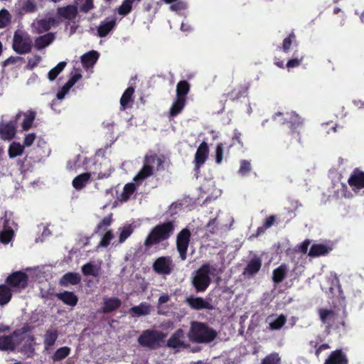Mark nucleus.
I'll use <instances>...</instances> for the list:
<instances>
[{"label":"nucleus","instance_id":"864d4df0","mask_svg":"<svg viewBox=\"0 0 364 364\" xmlns=\"http://www.w3.org/2000/svg\"><path fill=\"white\" fill-rule=\"evenodd\" d=\"M82 272L85 276H97V273L95 269V266L90 263H86L82 267Z\"/></svg>","mask_w":364,"mask_h":364},{"label":"nucleus","instance_id":"a19ab883","mask_svg":"<svg viewBox=\"0 0 364 364\" xmlns=\"http://www.w3.org/2000/svg\"><path fill=\"white\" fill-rule=\"evenodd\" d=\"M286 322L287 317L284 314H281L276 319L269 322V328L272 331L280 330Z\"/></svg>","mask_w":364,"mask_h":364},{"label":"nucleus","instance_id":"7c9ffc66","mask_svg":"<svg viewBox=\"0 0 364 364\" xmlns=\"http://www.w3.org/2000/svg\"><path fill=\"white\" fill-rule=\"evenodd\" d=\"M183 331L181 329L177 330L168 340L167 346L173 348H177L183 346V343L181 341Z\"/></svg>","mask_w":364,"mask_h":364},{"label":"nucleus","instance_id":"dca6fc26","mask_svg":"<svg viewBox=\"0 0 364 364\" xmlns=\"http://www.w3.org/2000/svg\"><path fill=\"white\" fill-rule=\"evenodd\" d=\"M324 364H348V359L341 349H337L330 353Z\"/></svg>","mask_w":364,"mask_h":364},{"label":"nucleus","instance_id":"49530a36","mask_svg":"<svg viewBox=\"0 0 364 364\" xmlns=\"http://www.w3.org/2000/svg\"><path fill=\"white\" fill-rule=\"evenodd\" d=\"M135 0H124L122 5L118 9V13L122 16L129 14L132 9V4Z\"/></svg>","mask_w":364,"mask_h":364},{"label":"nucleus","instance_id":"0eeeda50","mask_svg":"<svg viewBox=\"0 0 364 364\" xmlns=\"http://www.w3.org/2000/svg\"><path fill=\"white\" fill-rule=\"evenodd\" d=\"M191 232L187 228H183L176 235V250L181 260L187 259L188 248L191 242Z\"/></svg>","mask_w":364,"mask_h":364},{"label":"nucleus","instance_id":"e2e57ef3","mask_svg":"<svg viewBox=\"0 0 364 364\" xmlns=\"http://www.w3.org/2000/svg\"><path fill=\"white\" fill-rule=\"evenodd\" d=\"M303 59H304L303 56H301L300 58L296 57V58L290 59L289 60H288L286 66L288 69L296 68L300 65Z\"/></svg>","mask_w":364,"mask_h":364},{"label":"nucleus","instance_id":"f3484780","mask_svg":"<svg viewBox=\"0 0 364 364\" xmlns=\"http://www.w3.org/2000/svg\"><path fill=\"white\" fill-rule=\"evenodd\" d=\"M348 183L350 187L355 188L358 190L364 188V172L355 168L348 180Z\"/></svg>","mask_w":364,"mask_h":364},{"label":"nucleus","instance_id":"79ce46f5","mask_svg":"<svg viewBox=\"0 0 364 364\" xmlns=\"http://www.w3.org/2000/svg\"><path fill=\"white\" fill-rule=\"evenodd\" d=\"M66 62L62 61L58 63L53 68H52L48 73V78L50 81H53L57 76L64 70L66 66Z\"/></svg>","mask_w":364,"mask_h":364},{"label":"nucleus","instance_id":"7ed1b4c3","mask_svg":"<svg viewBox=\"0 0 364 364\" xmlns=\"http://www.w3.org/2000/svg\"><path fill=\"white\" fill-rule=\"evenodd\" d=\"M190 339L198 343H210L217 336V332L205 323L193 321L188 333Z\"/></svg>","mask_w":364,"mask_h":364},{"label":"nucleus","instance_id":"2eb2a0df","mask_svg":"<svg viewBox=\"0 0 364 364\" xmlns=\"http://www.w3.org/2000/svg\"><path fill=\"white\" fill-rule=\"evenodd\" d=\"M262 261L261 257L255 255L247 262L244 269L243 274L248 276L255 275L261 269Z\"/></svg>","mask_w":364,"mask_h":364},{"label":"nucleus","instance_id":"3c124183","mask_svg":"<svg viewBox=\"0 0 364 364\" xmlns=\"http://www.w3.org/2000/svg\"><path fill=\"white\" fill-rule=\"evenodd\" d=\"M252 170V166L250 161L248 160H241L240 161V166L239 168V173L242 176L247 175Z\"/></svg>","mask_w":364,"mask_h":364},{"label":"nucleus","instance_id":"423d86ee","mask_svg":"<svg viewBox=\"0 0 364 364\" xmlns=\"http://www.w3.org/2000/svg\"><path fill=\"white\" fill-rule=\"evenodd\" d=\"M287 117L284 119L283 124L287 123L290 129L288 135L300 142V132L304 124V119H302L295 112H287Z\"/></svg>","mask_w":364,"mask_h":364},{"label":"nucleus","instance_id":"b1692460","mask_svg":"<svg viewBox=\"0 0 364 364\" xmlns=\"http://www.w3.org/2000/svg\"><path fill=\"white\" fill-rule=\"evenodd\" d=\"M58 14L65 19L73 20L77 15V9L74 5H68L58 9Z\"/></svg>","mask_w":364,"mask_h":364},{"label":"nucleus","instance_id":"37998d69","mask_svg":"<svg viewBox=\"0 0 364 364\" xmlns=\"http://www.w3.org/2000/svg\"><path fill=\"white\" fill-rule=\"evenodd\" d=\"M136 191V186L133 183H127L123 188V192L121 196L122 201H127L131 196Z\"/></svg>","mask_w":364,"mask_h":364},{"label":"nucleus","instance_id":"774afa93","mask_svg":"<svg viewBox=\"0 0 364 364\" xmlns=\"http://www.w3.org/2000/svg\"><path fill=\"white\" fill-rule=\"evenodd\" d=\"M275 221L276 216L274 215H269L264 220L263 225L264 226V228L268 229L274 224Z\"/></svg>","mask_w":364,"mask_h":364},{"label":"nucleus","instance_id":"39448f33","mask_svg":"<svg viewBox=\"0 0 364 364\" xmlns=\"http://www.w3.org/2000/svg\"><path fill=\"white\" fill-rule=\"evenodd\" d=\"M12 48L20 55L29 53L32 49L31 36L27 33L16 31L14 35Z\"/></svg>","mask_w":364,"mask_h":364},{"label":"nucleus","instance_id":"a211bd4d","mask_svg":"<svg viewBox=\"0 0 364 364\" xmlns=\"http://www.w3.org/2000/svg\"><path fill=\"white\" fill-rule=\"evenodd\" d=\"M186 301L191 308L196 310L212 309L213 306L202 297L190 296L186 299Z\"/></svg>","mask_w":364,"mask_h":364},{"label":"nucleus","instance_id":"cd10ccee","mask_svg":"<svg viewBox=\"0 0 364 364\" xmlns=\"http://www.w3.org/2000/svg\"><path fill=\"white\" fill-rule=\"evenodd\" d=\"M186 103V100L176 97L170 107L169 116L173 117L179 114L183 109Z\"/></svg>","mask_w":364,"mask_h":364},{"label":"nucleus","instance_id":"f8f14e48","mask_svg":"<svg viewBox=\"0 0 364 364\" xmlns=\"http://www.w3.org/2000/svg\"><path fill=\"white\" fill-rule=\"evenodd\" d=\"M121 306L122 301L119 298L105 296L98 311L101 314H109L119 309Z\"/></svg>","mask_w":364,"mask_h":364},{"label":"nucleus","instance_id":"8fccbe9b","mask_svg":"<svg viewBox=\"0 0 364 364\" xmlns=\"http://www.w3.org/2000/svg\"><path fill=\"white\" fill-rule=\"evenodd\" d=\"M134 231L131 225L124 227L119 234V242L123 243L132 234Z\"/></svg>","mask_w":364,"mask_h":364},{"label":"nucleus","instance_id":"69168bd1","mask_svg":"<svg viewBox=\"0 0 364 364\" xmlns=\"http://www.w3.org/2000/svg\"><path fill=\"white\" fill-rule=\"evenodd\" d=\"M71 87L65 83L62 88L57 92L56 97L58 100H63L68 92Z\"/></svg>","mask_w":364,"mask_h":364},{"label":"nucleus","instance_id":"a878e982","mask_svg":"<svg viewBox=\"0 0 364 364\" xmlns=\"http://www.w3.org/2000/svg\"><path fill=\"white\" fill-rule=\"evenodd\" d=\"M81 281V277L78 273L68 272L60 279V284L62 286L67 287L69 284L76 285Z\"/></svg>","mask_w":364,"mask_h":364},{"label":"nucleus","instance_id":"de8ad7c7","mask_svg":"<svg viewBox=\"0 0 364 364\" xmlns=\"http://www.w3.org/2000/svg\"><path fill=\"white\" fill-rule=\"evenodd\" d=\"M296 41V35L294 31H291L287 38H285L283 41L282 43V50L284 53H288L290 50V48L293 43V42Z\"/></svg>","mask_w":364,"mask_h":364},{"label":"nucleus","instance_id":"13d9d810","mask_svg":"<svg viewBox=\"0 0 364 364\" xmlns=\"http://www.w3.org/2000/svg\"><path fill=\"white\" fill-rule=\"evenodd\" d=\"M22 9L26 13H32L36 10V5L33 0H27L23 3Z\"/></svg>","mask_w":364,"mask_h":364},{"label":"nucleus","instance_id":"e433bc0d","mask_svg":"<svg viewBox=\"0 0 364 364\" xmlns=\"http://www.w3.org/2000/svg\"><path fill=\"white\" fill-rule=\"evenodd\" d=\"M129 312L138 316L147 315L150 313V306L145 302L141 303L138 306L132 307Z\"/></svg>","mask_w":364,"mask_h":364},{"label":"nucleus","instance_id":"0e129e2a","mask_svg":"<svg viewBox=\"0 0 364 364\" xmlns=\"http://www.w3.org/2000/svg\"><path fill=\"white\" fill-rule=\"evenodd\" d=\"M36 138V135L34 133H29L24 137L23 145L24 146H30L33 144L34 140Z\"/></svg>","mask_w":364,"mask_h":364},{"label":"nucleus","instance_id":"473e14b6","mask_svg":"<svg viewBox=\"0 0 364 364\" xmlns=\"http://www.w3.org/2000/svg\"><path fill=\"white\" fill-rule=\"evenodd\" d=\"M90 173H83L77 176L73 180V186L77 190H80L85 186L86 183L90 178Z\"/></svg>","mask_w":364,"mask_h":364},{"label":"nucleus","instance_id":"680f3d73","mask_svg":"<svg viewBox=\"0 0 364 364\" xmlns=\"http://www.w3.org/2000/svg\"><path fill=\"white\" fill-rule=\"evenodd\" d=\"M187 6L183 1H176L170 6V9L173 11H180L185 10Z\"/></svg>","mask_w":364,"mask_h":364},{"label":"nucleus","instance_id":"5701e85b","mask_svg":"<svg viewBox=\"0 0 364 364\" xmlns=\"http://www.w3.org/2000/svg\"><path fill=\"white\" fill-rule=\"evenodd\" d=\"M331 250V248L324 244H314L309 250V256L311 257L324 256Z\"/></svg>","mask_w":364,"mask_h":364},{"label":"nucleus","instance_id":"412c9836","mask_svg":"<svg viewBox=\"0 0 364 364\" xmlns=\"http://www.w3.org/2000/svg\"><path fill=\"white\" fill-rule=\"evenodd\" d=\"M55 39V35L53 33H48L45 35L37 37L34 42V47L37 50H41L48 46Z\"/></svg>","mask_w":364,"mask_h":364},{"label":"nucleus","instance_id":"20e7f679","mask_svg":"<svg viewBox=\"0 0 364 364\" xmlns=\"http://www.w3.org/2000/svg\"><path fill=\"white\" fill-rule=\"evenodd\" d=\"M31 331V327L24 326L14 331L9 335L0 336V351H14L24 340V334Z\"/></svg>","mask_w":364,"mask_h":364},{"label":"nucleus","instance_id":"9b49d317","mask_svg":"<svg viewBox=\"0 0 364 364\" xmlns=\"http://www.w3.org/2000/svg\"><path fill=\"white\" fill-rule=\"evenodd\" d=\"M28 276L25 272L17 271L10 274L6 279L8 286L15 289H23L28 286Z\"/></svg>","mask_w":364,"mask_h":364},{"label":"nucleus","instance_id":"4d7b16f0","mask_svg":"<svg viewBox=\"0 0 364 364\" xmlns=\"http://www.w3.org/2000/svg\"><path fill=\"white\" fill-rule=\"evenodd\" d=\"M42 58L38 55H35L33 57L28 59V63L26 66L27 70H33L36 68L38 63L41 61Z\"/></svg>","mask_w":364,"mask_h":364},{"label":"nucleus","instance_id":"6e6552de","mask_svg":"<svg viewBox=\"0 0 364 364\" xmlns=\"http://www.w3.org/2000/svg\"><path fill=\"white\" fill-rule=\"evenodd\" d=\"M164 334L161 332L153 330H146L142 332L138 338L139 343L150 349L157 347L159 343L163 339Z\"/></svg>","mask_w":364,"mask_h":364},{"label":"nucleus","instance_id":"9d476101","mask_svg":"<svg viewBox=\"0 0 364 364\" xmlns=\"http://www.w3.org/2000/svg\"><path fill=\"white\" fill-rule=\"evenodd\" d=\"M153 270L158 274L169 275L173 270L174 264L170 256H161L155 259Z\"/></svg>","mask_w":364,"mask_h":364},{"label":"nucleus","instance_id":"c756f323","mask_svg":"<svg viewBox=\"0 0 364 364\" xmlns=\"http://www.w3.org/2000/svg\"><path fill=\"white\" fill-rule=\"evenodd\" d=\"M153 174V166H149L148 164H144L141 169L134 176V181L136 183H141L144 179L151 176Z\"/></svg>","mask_w":364,"mask_h":364},{"label":"nucleus","instance_id":"c03bdc74","mask_svg":"<svg viewBox=\"0 0 364 364\" xmlns=\"http://www.w3.org/2000/svg\"><path fill=\"white\" fill-rule=\"evenodd\" d=\"M155 164L157 165V170L160 169V167L163 165L164 161L161 158L158 157L156 154H152L150 156H146L144 158V164L149 166H153Z\"/></svg>","mask_w":364,"mask_h":364},{"label":"nucleus","instance_id":"f704fd0d","mask_svg":"<svg viewBox=\"0 0 364 364\" xmlns=\"http://www.w3.org/2000/svg\"><path fill=\"white\" fill-rule=\"evenodd\" d=\"M247 92V87L243 85H240L237 87L233 89L231 92H228L227 96L232 100H237L240 98L245 97Z\"/></svg>","mask_w":364,"mask_h":364},{"label":"nucleus","instance_id":"1a4fd4ad","mask_svg":"<svg viewBox=\"0 0 364 364\" xmlns=\"http://www.w3.org/2000/svg\"><path fill=\"white\" fill-rule=\"evenodd\" d=\"M21 117L19 112L13 119L6 123H0V138L4 141H11L16 134L17 122Z\"/></svg>","mask_w":364,"mask_h":364},{"label":"nucleus","instance_id":"a18cd8bd","mask_svg":"<svg viewBox=\"0 0 364 364\" xmlns=\"http://www.w3.org/2000/svg\"><path fill=\"white\" fill-rule=\"evenodd\" d=\"M112 222V214H109V215L105 217L102 221L97 224L96 226L94 233H98L101 230H105L107 227H109Z\"/></svg>","mask_w":364,"mask_h":364},{"label":"nucleus","instance_id":"338daca9","mask_svg":"<svg viewBox=\"0 0 364 364\" xmlns=\"http://www.w3.org/2000/svg\"><path fill=\"white\" fill-rule=\"evenodd\" d=\"M207 228H208V230L210 233L214 234L216 232V230H218L217 219L213 218V219L210 220V221L207 224Z\"/></svg>","mask_w":364,"mask_h":364},{"label":"nucleus","instance_id":"5fc2aeb1","mask_svg":"<svg viewBox=\"0 0 364 364\" xmlns=\"http://www.w3.org/2000/svg\"><path fill=\"white\" fill-rule=\"evenodd\" d=\"M224 144L219 143L215 148V162L217 164H220L223 162L224 155Z\"/></svg>","mask_w":364,"mask_h":364},{"label":"nucleus","instance_id":"6ab92c4d","mask_svg":"<svg viewBox=\"0 0 364 364\" xmlns=\"http://www.w3.org/2000/svg\"><path fill=\"white\" fill-rule=\"evenodd\" d=\"M117 21L114 18L109 21H102L97 28V35L100 38L107 36L116 26Z\"/></svg>","mask_w":364,"mask_h":364},{"label":"nucleus","instance_id":"052dcab7","mask_svg":"<svg viewBox=\"0 0 364 364\" xmlns=\"http://www.w3.org/2000/svg\"><path fill=\"white\" fill-rule=\"evenodd\" d=\"M20 61L21 62L23 61V58L20 57V56H16V57L11 56L2 62V66L4 68H5L9 65L16 64V63L20 62Z\"/></svg>","mask_w":364,"mask_h":364},{"label":"nucleus","instance_id":"4be33fe9","mask_svg":"<svg viewBox=\"0 0 364 364\" xmlns=\"http://www.w3.org/2000/svg\"><path fill=\"white\" fill-rule=\"evenodd\" d=\"M58 338V331L55 328L48 329L43 336V344L46 350L53 346Z\"/></svg>","mask_w":364,"mask_h":364},{"label":"nucleus","instance_id":"393cba45","mask_svg":"<svg viewBox=\"0 0 364 364\" xmlns=\"http://www.w3.org/2000/svg\"><path fill=\"white\" fill-rule=\"evenodd\" d=\"M56 297L64 304L70 306H74L78 301L77 296L72 291H65L64 292L57 293Z\"/></svg>","mask_w":364,"mask_h":364},{"label":"nucleus","instance_id":"f257e3e1","mask_svg":"<svg viewBox=\"0 0 364 364\" xmlns=\"http://www.w3.org/2000/svg\"><path fill=\"white\" fill-rule=\"evenodd\" d=\"M176 227V221L175 220L160 222L153 227L144 242L146 250L160 244L163 245L164 249H166L168 245V240L174 234Z\"/></svg>","mask_w":364,"mask_h":364},{"label":"nucleus","instance_id":"ddd939ff","mask_svg":"<svg viewBox=\"0 0 364 364\" xmlns=\"http://www.w3.org/2000/svg\"><path fill=\"white\" fill-rule=\"evenodd\" d=\"M320 319L321 322L326 324L327 328H332L333 326L338 327L336 324L337 314L331 309H320L318 311Z\"/></svg>","mask_w":364,"mask_h":364},{"label":"nucleus","instance_id":"603ef678","mask_svg":"<svg viewBox=\"0 0 364 364\" xmlns=\"http://www.w3.org/2000/svg\"><path fill=\"white\" fill-rule=\"evenodd\" d=\"M114 237V234L112 230H108L105 232V234L102 237L98 247H107L109 244L111 240Z\"/></svg>","mask_w":364,"mask_h":364},{"label":"nucleus","instance_id":"ea45409f","mask_svg":"<svg viewBox=\"0 0 364 364\" xmlns=\"http://www.w3.org/2000/svg\"><path fill=\"white\" fill-rule=\"evenodd\" d=\"M71 349L70 347L63 346L55 350L52 356L53 362H58L63 360L68 357L70 353Z\"/></svg>","mask_w":364,"mask_h":364},{"label":"nucleus","instance_id":"c85d7f7f","mask_svg":"<svg viewBox=\"0 0 364 364\" xmlns=\"http://www.w3.org/2000/svg\"><path fill=\"white\" fill-rule=\"evenodd\" d=\"M21 112V116L23 115L24 119L21 124L23 131H28L33 125L35 120L36 112L32 109L28 110L26 112Z\"/></svg>","mask_w":364,"mask_h":364},{"label":"nucleus","instance_id":"6e6d98bb","mask_svg":"<svg viewBox=\"0 0 364 364\" xmlns=\"http://www.w3.org/2000/svg\"><path fill=\"white\" fill-rule=\"evenodd\" d=\"M10 21V14L6 9L0 11V28H5Z\"/></svg>","mask_w":364,"mask_h":364},{"label":"nucleus","instance_id":"58836bf2","mask_svg":"<svg viewBox=\"0 0 364 364\" xmlns=\"http://www.w3.org/2000/svg\"><path fill=\"white\" fill-rule=\"evenodd\" d=\"M11 291L8 285H0V305L8 304L11 299Z\"/></svg>","mask_w":364,"mask_h":364},{"label":"nucleus","instance_id":"bb28decb","mask_svg":"<svg viewBox=\"0 0 364 364\" xmlns=\"http://www.w3.org/2000/svg\"><path fill=\"white\" fill-rule=\"evenodd\" d=\"M100 54L96 50H91L81 56V62L85 67L93 65L98 60Z\"/></svg>","mask_w":364,"mask_h":364},{"label":"nucleus","instance_id":"72a5a7b5","mask_svg":"<svg viewBox=\"0 0 364 364\" xmlns=\"http://www.w3.org/2000/svg\"><path fill=\"white\" fill-rule=\"evenodd\" d=\"M55 19L53 18L41 19L37 21L36 30L37 32L41 33L48 31L51 26L55 23Z\"/></svg>","mask_w":364,"mask_h":364},{"label":"nucleus","instance_id":"f03ea898","mask_svg":"<svg viewBox=\"0 0 364 364\" xmlns=\"http://www.w3.org/2000/svg\"><path fill=\"white\" fill-rule=\"evenodd\" d=\"M216 268L209 263L203 264L193 273L191 283L197 292H204L211 283L210 275L215 276Z\"/></svg>","mask_w":364,"mask_h":364},{"label":"nucleus","instance_id":"bf43d9fd","mask_svg":"<svg viewBox=\"0 0 364 364\" xmlns=\"http://www.w3.org/2000/svg\"><path fill=\"white\" fill-rule=\"evenodd\" d=\"M14 232L11 229L3 230L0 234V240L3 243H8L10 242Z\"/></svg>","mask_w":364,"mask_h":364},{"label":"nucleus","instance_id":"4c0bfd02","mask_svg":"<svg viewBox=\"0 0 364 364\" xmlns=\"http://www.w3.org/2000/svg\"><path fill=\"white\" fill-rule=\"evenodd\" d=\"M24 150V146L21 145L19 142L14 141L9 147V156L11 159L21 156Z\"/></svg>","mask_w":364,"mask_h":364},{"label":"nucleus","instance_id":"4468645a","mask_svg":"<svg viewBox=\"0 0 364 364\" xmlns=\"http://www.w3.org/2000/svg\"><path fill=\"white\" fill-rule=\"evenodd\" d=\"M209 153V147L205 141H203L195 154L194 163L196 168L200 167L206 161Z\"/></svg>","mask_w":364,"mask_h":364},{"label":"nucleus","instance_id":"2f4dec72","mask_svg":"<svg viewBox=\"0 0 364 364\" xmlns=\"http://www.w3.org/2000/svg\"><path fill=\"white\" fill-rule=\"evenodd\" d=\"M191 89V85L186 80H181L176 85V97L186 100V95Z\"/></svg>","mask_w":364,"mask_h":364},{"label":"nucleus","instance_id":"09e8293b","mask_svg":"<svg viewBox=\"0 0 364 364\" xmlns=\"http://www.w3.org/2000/svg\"><path fill=\"white\" fill-rule=\"evenodd\" d=\"M261 364H281V358L277 353H272L263 358Z\"/></svg>","mask_w":364,"mask_h":364},{"label":"nucleus","instance_id":"c9c22d12","mask_svg":"<svg viewBox=\"0 0 364 364\" xmlns=\"http://www.w3.org/2000/svg\"><path fill=\"white\" fill-rule=\"evenodd\" d=\"M134 92V89L132 87H127L124 92L120 99V105L123 109L128 107L129 103L133 101L132 97Z\"/></svg>","mask_w":364,"mask_h":364},{"label":"nucleus","instance_id":"aec40b11","mask_svg":"<svg viewBox=\"0 0 364 364\" xmlns=\"http://www.w3.org/2000/svg\"><path fill=\"white\" fill-rule=\"evenodd\" d=\"M288 272V267L283 263L274 269L272 272V282L274 285H278L286 278Z\"/></svg>","mask_w":364,"mask_h":364}]
</instances>
